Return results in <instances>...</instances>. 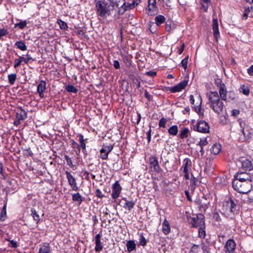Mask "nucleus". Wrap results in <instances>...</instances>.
<instances>
[{"label":"nucleus","mask_w":253,"mask_h":253,"mask_svg":"<svg viewBox=\"0 0 253 253\" xmlns=\"http://www.w3.org/2000/svg\"><path fill=\"white\" fill-rule=\"evenodd\" d=\"M202 248L204 253H210L209 248L207 246L203 245Z\"/></svg>","instance_id":"51"},{"label":"nucleus","mask_w":253,"mask_h":253,"mask_svg":"<svg viewBox=\"0 0 253 253\" xmlns=\"http://www.w3.org/2000/svg\"><path fill=\"white\" fill-rule=\"evenodd\" d=\"M58 23L59 25L60 28L62 29L66 30L68 28L67 23L61 20H59L58 21Z\"/></svg>","instance_id":"39"},{"label":"nucleus","mask_w":253,"mask_h":253,"mask_svg":"<svg viewBox=\"0 0 253 253\" xmlns=\"http://www.w3.org/2000/svg\"><path fill=\"white\" fill-rule=\"evenodd\" d=\"M124 7H125L123 6ZM135 6L133 4V3H126L125 2V8H126V10L128 9H131L133 8H134Z\"/></svg>","instance_id":"46"},{"label":"nucleus","mask_w":253,"mask_h":253,"mask_svg":"<svg viewBox=\"0 0 253 253\" xmlns=\"http://www.w3.org/2000/svg\"><path fill=\"white\" fill-rule=\"evenodd\" d=\"M72 199L74 201L78 202L80 203L83 201L82 197L79 193L73 194Z\"/></svg>","instance_id":"32"},{"label":"nucleus","mask_w":253,"mask_h":253,"mask_svg":"<svg viewBox=\"0 0 253 253\" xmlns=\"http://www.w3.org/2000/svg\"><path fill=\"white\" fill-rule=\"evenodd\" d=\"M246 202L251 203L253 202V197L249 196L244 200Z\"/></svg>","instance_id":"53"},{"label":"nucleus","mask_w":253,"mask_h":253,"mask_svg":"<svg viewBox=\"0 0 253 253\" xmlns=\"http://www.w3.org/2000/svg\"><path fill=\"white\" fill-rule=\"evenodd\" d=\"M27 57L24 58L23 57H21V59H22V60L25 62L26 64L28 63L30 60L32 59V57L28 54H27Z\"/></svg>","instance_id":"48"},{"label":"nucleus","mask_w":253,"mask_h":253,"mask_svg":"<svg viewBox=\"0 0 253 253\" xmlns=\"http://www.w3.org/2000/svg\"><path fill=\"white\" fill-rule=\"evenodd\" d=\"M242 132L244 136L247 139H250L253 137V129L249 126H246L243 128Z\"/></svg>","instance_id":"16"},{"label":"nucleus","mask_w":253,"mask_h":253,"mask_svg":"<svg viewBox=\"0 0 253 253\" xmlns=\"http://www.w3.org/2000/svg\"><path fill=\"white\" fill-rule=\"evenodd\" d=\"M224 206L229 207V211L230 212H234L237 211L236 205L234 203L232 200L227 201Z\"/></svg>","instance_id":"21"},{"label":"nucleus","mask_w":253,"mask_h":253,"mask_svg":"<svg viewBox=\"0 0 253 253\" xmlns=\"http://www.w3.org/2000/svg\"><path fill=\"white\" fill-rule=\"evenodd\" d=\"M199 144L201 147H203V146L207 145L208 144L207 138H203L201 139Z\"/></svg>","instance_id":"44"},{"label":"nucleus","mask_w":253,"mask_h":253,"mask_svg":"<svg viewBox=\"0 0 253 253\" xmlns=\"http://www.w3.org/2000/svg\"><path fill=\"white\" fill-rule=\"evenodd\" d=\"M155 20L156 25L159 26L165 22L166 18L163 15H159L155 18Z\"/></svg>","instance_id":"29"},{"label":"nucleus","mask_w":253,"mask_h":253,"mask_svg":"<svg viewBox=\"0 0 253 253\" xmlns=\"http://www.w3.org/2000/svg\"><path fill=\"white\" fill-rule=\"evenodd\" d=\"M126 246L127 251L129 252L134 250L136 248V244L134 241L132 240H129L127 241Z\"/></svg>","instance_id":"28"},{"label":"nucleus","mask_w":253,"mask_h":253,"mask_svg":"<svg viewBox=\"0 0 253 253\" xmlns=\"http://www.w3.org/2000/svg\"><path fill=\"white\" fill-rule=\"evenodd\" d=\"M78 137H79V140L80 143L84 141V136L82 134H79Z\"/></svg>","instance_id":"63"},{"label":"nucleus","mask_w":253,"mask_h":253,"mask_svg":"<svg viewBox=\"0 0 253 253\" xmlns=\"http://www.w3.org/2000/svg\"><path fill=\"white\" fill-rule=\"evenodd\" d=\"M27 117V113L22 109H21L16 113V118L19 121L25 119Z\"/></svg>","instance_id":"27"},{"label":"nucleus","mask_w":253,"mask_h":253,"mask_svg":"<svg viewBox=\"0 0 253 253\" xmlns=\"http://www.w3.org/2000/svg\"><path fill=\"white\" fill-rule=\"evenodd\" d=\"M189 129L188 128H183L180 132V137L181 138H184L188 136Z\"/></svg>","instance_id":"34"},{"label":"nucleus","mask_w":253,"mask_h":253,"mask_svg":"<svg viewBox=\"0 0 253 253\" xmlns=\"http://www.w3.org/2000/svg\"><path fill=\"white\" fill-rule=\"evenodd\" d=\"M234 180H238L239 181H250L252 183L251 176L247 172H238L234 176Z\"/></svg>","instance_id":"7"},{"label":"nucleus","mask_w":253,"mask_h":253,"mask_svg":"<svg viewBox=\"0 0 253 253\" xmlns=\"http://www.w3.org/2000/svg\"><path fill=\"white\" fill-rule=\"evenodd\" d=\"M236 246V243L233 239H230L228 240L225 246L226 252L229 253H232L235 250Z\"/></svg>","instance_id":"11"},{"label":"nucleus","mask_w":253,"mask_h":253,"mask_svg":"<svg viewBox=\"0 0 253 253\" xmlns=\"http://www.w3.org/2000/svg\"><path fill=\"white\" fill-rule=\"evenodd\" d=\"M67 178L68 179V182L71 185L72 189L73 190H77L78 187L77 185L76 181L75 178L68 171H66Z\"/></svg>","instance_id":"13"},{"label":"nucleus","mask_w":253,"mask_h":253,"mask_svg":"<svg viewBox=\"0 0 253 253\" xmlns=\"http://www.w3.org/2000/svg\"><path fill=\"white\" fill-rule=\"evenodd\" d=\"M191 163L190 160L188 159H185L184 160V164L181 168L183 172H189V169L191 167Z\"/></svg>","instance_id":"25"},{"label":"nucleus","mask_w":253,"mask_h":253,"mask_svg":"<svg viewBox=\"0 0 253 253\" xmlns=\"http://www.w3.org/2000/svg\"><path fill=\"white\" fill-rule=\"evenodd\" d=\"M22 61V59H21V57H20L18 59H16L14 61V67L15 68H16L19 66L20 65Z\"/></svg>","instance_id":"43"},{"label":"nucleus","mask_w":253,"mask_h":253,"mask_svg":"<svg viewBox=\"0 0 253 253\" xmlns=\"http://www.w3.org/2000/svg\"><path fill=\"white\" fill-rule=\"evenodd\" d=\"M197 99L198 100V101L197 103V107H198L201 106L202 104V99L200 95H197Z\"/></svg>","instance_id":"59"},{"label":"nucleus","mask_w":253,"mask_h":253,"mask_svg":"<svg viewBox=\"0 0 253 253\" xmlns=\"http://www.w3.org/2000/svg\"><path fill=\"white\" fill-rule=\"evenodd\" d=\"M190 223L193 227H201L205 226V216L202 214H199L191 218Z\"/></svg>","instance_id":"4"},{"label":"nucleus","mask_w":253,"mask_h":253,"mask_svg":"<svg viewBox=\"0 0 253 253\" xmlns=\"http://www.w3.org/2000/svg\"><path fill=\"white\" fill-rule=\"evenodd\" d=\"M205 226L199 227V236L200 237L204 238L206 236V231L205 230Z\"/></svg>","instance_id":"37"},{"label":"nucleus","mask_w":253,"mask_h":253,"mask_svg":"<svg viewBox=\"0 0 253 253\" xmlns=\"http://www.w3.org/2000/svg\"><path fill=\"white\" fill-rule=\"evenodd\" d=\"M221 149V146L219 144H214L211 149V152L214 155L218 154Z\"/></svg>","instance_id":"26"},{"label":"nucleus","mask_w":253,"mask_h":253,"mask_svg":"<svg viewBox=\"0 0 253 253\" xmlns=\"http://www.w3.org/2000/svg\"><path fill=\"white\" fill-rule=\"evenodd\" d=\"M113 66L116 69H119L120 68V63L118 60H114Z\"/></svg>","instance_id":"57"},{"label":"nucleus","mask_w":253,"mask_h":253,"mask_svg":"<svg viewBox=\"0 0 253 253\" xmlns=\"http://www.w3.org/2000/svg\"><path fill=\"white\" fill-rule=\"evenodd\" d=\"M156 74H157V73L156 72L152 71L147 72L145 73L146 75H147L149 76H150L151 77H155L156 75Z\"/></svg>","instance_id":"50"},{"label":"nucleus","mask_w":253,"mask_h":253,"mask_svg":"<svg viewBox=\"0 0 253 253\" xmlns=\"http://www.w3.org/2000/svg\"><path fill=\"white\" fill-rule=\"evenodd\" d=\"M232 186L234 189L239 193L247 194L250 192L251 189L252 183L250 181L233 180Z\"/></svg>","instance_id":"3"},{"label":"nucleus","mask_w":253,"mask_h":253,"mask_svg":"<svg viewBox=\"0 0 253 253\" xmlns=\"http://www.w3.org/2000/svg\"><path fill=\"white\" fill-rule=\"evenodd\" d=\"M10 244V246L12 248H16L17 247V244L16 241H14V240H8Z\"/></svg>","instance_id":"52"},{"label":"nucleus","mask_w":253,"mask_h":253,"mask_svg":"<svg viewBox=\"0 0 253 253\" xmlns=\"http://www.w3.org/2000/svg\"><path fill=\"white\" fill-rule=\"evenodd\" d=\"M8 81L11 84H13L16 79V75L15 74H10L8 76Z\"/></svg>","instance_id":"35"},{"label":"nucleus","mask_w":253,"mask_h":253,"mask_svg":"<svg viewBox=\"0 0 253 253\" xmlns=\"http://www.w3.org/2000/svg\"><path fill=\"white\" fill-rule=\"evenodd\" d=\"M66 89L70 92L77 93L78 89L73 85H68L66 87Z\"/></svg>","instance_id":"36"},{"label":"nucleus","mask_w":253,"mask_h":253,"mask_svg":"<svg viewBox=\"0 0 253 253\" xmlns=\"http://www.w3.org/2000/svg\"><path fill=\"white\" fill-rule=\"evenodd\" d=\"M184 47H185V44L184 43H183L182 44L181 48L178 49V53L179 54H181L182 53V52L183 51V50L184 49Z\"/></svg>","instance_id":"62"},{"label":"nucleus","mask_w":253,"mask_h":253,"mask_svg":"<svg viewBox=\"0 0 253 253\" xmlns=\"http://www.w3.org/2000/svg\"><path fill=\"white\" fill-rule=\"evenodd\" d=\"M151 128L149 129V131L147 132V140H148V141L149 142L151 140Z\"/></svg>","instance_id":"61"},{"label":"nucleus","mask_w":253,"mask_h":253,"mask_svg":"<svg viewBox=\"0 0 253 253\" xmlns=\"http://www.w3.org/2000/svg\"><path fill=\"white\" fill-rule=\"evenodd\" d=\"M96 195L99 198H102L103 197L102 192L99 189L96 190Z\"/></svg>","instance_id":"56"},{"label":"nucleus","mask_w":253,"mask_h":253,"mask_svg":"<svg viewBox=\"0 0 253 253\" xmlns=\"http://www.w3.org/2000/svg\"><path fill=\"white\" fill-rule=\"evenodd\" d=\"M39 253H51L50 246L48 244H43L39 249Z\"/></svg>","instance_id":"23"},{"label":"nucleus","mask_w":253,"mask_h":253,"mask_svg":"<svg viewBox=\"0 0 253 253\" xmlns=\"http://www.w3.org/2000/svg\"><path fill=\"white\" fill-rule=\"evenodd\" d=\"M94 1L97 12L100 17L105 18L106 14L111 15L113 12L111 3L107 5L105 0H94Z\"/></svg>","instance_id":"2"},{"label":"nucleus","mask_w":253,"mask_h":253,"mask_svg":"<svg viewBox=\"0 0 253 253\" xmlns=\"http://www.w3.org/2000/svg\"><path fill=\"white\" fill-rule=\"evenodd\" d=\"M27 25L26 21H21L19 23L15 24V27H18L20 29H22Z\"/></svg>","instance_id":"38"},{"label":"nucleus","mask_w":253,"mask_h":253,"mask_svg":"<svg viewBox=\"0 0 253 253\" xmlns=\"http://www.w3.org/2000/svg\"><path fill=\"white\" fill-rule=\"evenodd\" d=\"M8 34V32L6 30L2 29H0V38L3 36H4Z\"/></svg>","instance_id":"54"},{"label":"nucleus","mask_w":253,"mask_h":253,"mask_svg":"<svg viewBox=\"0 0 253 253\" xmlns=\"http://www.w3.org/2000/svg\"><path fill=\"white\" fill-rule=\"evenodd\" d=\"M31 215H32L34 220L36 221L37 223H38L40 220V218L39 214L37 213L35 209L31 210Z\"/></svg>","instance_id":"33"},{"label":"nucleus","mask_w":253,"mask_h":253,"mask_svg":"<svg viewBox=\"0 0 253 253\" xmlns=\"http://www.w3.org/2000/svg\"><path fill=\"white\" fill-rule=\"evenodd\" d=\"M248 73L250 76L253 75V65L248 69Z\"/></svg>","instance_id":"60"},{"label":"nucleus","mask_w":253,"mask_h":253,"mask_svg":"<svg viewBox=\"0 0 253 253\" xmlns=\"http://www.w3.org/2000/svg\"><path fill=\"white\" fill-rule=\"evenodd\" d=\"M65 159L66 160V161L67 162V165H68L69 166H71V167L73 166L72 160H71V158L68 156L65 155Z\"/></svg>","instance_id":"47"},{"label":"nucleus","mask_w":253,"mask_h":253,"mask_svg":"<svg viewBox=\"0 0 253 253\" xmlns=\"http://www.w3.org/2000/svg\"><path fill=\"white\" fill-rule=\"evenodd\" d=\"M168 132L170 135H176L178 132L177 126L176 125L172 126L168 129Z\"/></svg>","instance_id":"31"},{"label":"nucleus","mask_w":253,"mask_h":253,"mask_svg":"<svg viewBox=\"0 0 253 253\" xmlns=\"http://www.w3.org/2000/svg\"><path fill=\"white\" fill-rule=\"evenodd\" d=\"M216 84H217L218 88L220 87V86H221V84H224L221 81V80L219 79H217L215 81Z\"/></svg>","instance_id":"58"},{"label":"nucleus","mask_w":253,"mask_h":253,"mask_svg":"<svg viewBox=\"0 0 253 253\" xmlns=\"http://www.w3.org/2000/svg\"><path fill=\"white\" fill-rule=\"evenodd\" d=\"M46 83L42 81L38 84L37 87V91L39 93L41 97H43V92L45 89Z\"/></svg>","instance_id":"19"},{"label":"nucleus","mask_w":253,"mask_h":253,"mask_svg":"<svg viewBox=\"0 0 253 253\" xmlns=\"http://www.w3.org/2000/svg\"><path fill=\"white\" fill-rule=\"evenodd\" d=\"M101 235L100 234H97L95 237V250L96 252H100L103 248L102 243L100 241Z\"/></svg>","instance_id":"18"},{"label":"nucleus","mask_w":253,"mask_h":253,"mask_svg":"<svg viewBox=\"0 0 253 253\" xmlns=\"http://www.w3.org/2000/svg\"><path fill=\"white\" fill-rule=\"evenodd\" d=\"M189 56H186L185 58H184L181 62V66L184 68L185 70L186 69L187 67V63H188V60Z\"/></svg>","instance_id":"42"},{"label":"nucleus","mask_w":253,"mask_h":253,"mask_svg":"<svg viewBox=\"0 0 253 253\" xmlns=\"http://www.w3.org/2000/svg\"><path fill=\"white\" fill-rule=\"evenodd\" d=\"M240 113V111L237 109H233L232 111V115L233 116L236 117L238 116Z\"/></svg>","instance_id":"55"},{"label":"nucleus","mask_w":253,"mask_h":253,"mask_svg":"<svg viewBox=\"0 0 253 253\" xmlns=\"http://www.w3.org/2000/svg\"><path fill=\"white\" fill-rule=\"evenodd\" d=\"M73 144L75 145H77L79 147H81V148H82L83 151L85 150V143L84 141L80 142V144H78L77 143L75 142V141H73Z\"/></svg>","instance_id":"41"},{"label":"nucleus","mask_w":253,"mask_h":253,"mask_svg":"<svg viewBox=\"0 0 253 253\" xmlns=\"http://www.w3.org/2000/svg\"><path fill=\"white\" fill-rule=\"evenodd\" d=\"M139 244L141 246H145L146 244V241L143 235H141L139 238Z\"/></svg>","instance_id":"45"},{"label":"nucleus","mask_w":253,"mask_h":253,"mask_svg":"<svg viewBox=\"0 0 253 253\" xmlns=\"http://www.w3.org/2000/svg\"><path fill=\"white\" fill-rule=\"evenodd\" d=\"M148 11L147 13L149 15H152L154 14L156 11V0H148Z\"/></svg>","instance_id":"14"},{"label":"nucleus","mask_w":253,"mask_h":253,"mask_svg":"<svg viewBox=\"0 0 253 253\" xmlns=\"http://www.w3.org/2000/svg\"><path fill=\"white\" fill-rule=\"evenodd\" d=\"M162 231L165 235L169 234L170 232V227L168 221L165 219L163 223Z\"/></svg>","instance_id":"22"},{"label":"nucleus","mask_w":253,"mask_h":253,"mask_svg":"<svg viewBox=\"0 0 253 253\" xmlns=\"http://www.w3.org/2000/svg\"><path fill=\"white\" fill-rule=\"evenodd\" d=\"M242 89V92L245 95H248L250 93V90L249 88L248 87H245V86H243Z\"/></svg>","instance_id":"49"},{"label":"nucleus","mask_w":253,"mask_h":253,"mask_svg":"<svg viewBox=\"0 0 253 253\" xmlns=\"http://www.w3.org/2000/svg\"><path fill=\"white\" fill-rule=\"evenodd\" d=\"M113 146L112 145L103 146L100 150V157L102 160H106L109 153L112 151Z\"/></svg>","instance_id":"9"},{"label":"nucleus","mask_w":253,"mask_h":253,"mask_svg":"<svg viewBox=\"0 0 253 253\" xmlns=\"http://www.w3.org/2000/svg\"><path fill=\"white\" fill-rule=\"evenodd\" d=\"M167 122V120L164 118H162L159 123V126L160 127L165 128L166 127V124Z\"/></svg>","instance_id":"40"},{"label":"nucleus","mask_w":253,"mask_h":253,"mask_svg":"<svg viewBox=\"0 0 253 253\" xmlns=\"http://www.w3.org/2000/svg\"><path fill=\"white\" fill-rule=\"evenodd\" d=\"M208 96V103L215 113L221 114L225 110L223 102L221 100L217 92H211Z\"/></svg>","instance_id":"1"},{"label":"nucleus","mask_w":253,"mask_h":253,"mask_svg":"<svg viewBox=\"0 0 253 253\" xmlns=\"http://www.w3.org/2000/svg\"><path fill=\"white\" fill-rule=\"evenodd\" d=\"M121 187L118 181H116L113 186L112 197L114 199L117 198L121 193Z\"/></svg>","instance_id":"12"},{"label":"nucleus","mask_w":253,"mask_h":253,"mask_svg":"<svg viewBox=\"0 0 253 253\" xmlns=\"http://www.w3.org/2000/svg\"><path fill=\"white\" fill-rule=\"evenodd\" d=\"M125 201V203L124 204V205L123 206V207L126 209H127L129 211L131 210L134 207L135 202L133 201H127L126 200V198H123V199Z\"/></svg>","instance_id":"24"},{"label":"nucleus","mask_w":253,"mask_h":253,"mask_svg":"<svg viewBox=\"0 0 253 253\" xmlns=\"http://www.w3.org/2000/svg\"><path fill=\"white\" fill-rule=\"evenodd\" d=\"M149 162L150 168L152 171L159 172L160 171L161 168L156 157H151L149 159Z\"/></svg>","instance_id":"6"},{"label":"nucleus","mask_w":253,"mask_h":253,"mask_svg":"<svg viewBox=\"0 0 253 253\" xmlns=\"http://www.w3.org/2000/svg\"><path fill=\"white\" fill-rule=\"evenodd\" d=\"M210 127L208 124L204 121L199 122L196 125V130L203 132L206 133L209 132Z\"/></svg>","instance_id":"8"},{"label":"nucleus","mask_w":253,"mask_h":253,"mask_svg":"<svg viewBox=\"0 0 253 253\" xmlns=\"http://www.w3.org/2000/svg\"><path fill=\"white\" fill-rule=\"evenodd\" d=\"M15 45L22 51H25L27 49V46L25 43L22 41H18L15 43Z\"/></svg>","instance_id":"30"},{"label":"nucleus","mask_w":253,"mask_h":253,"mask_svg":"<svg viewBox=\"0 0 253 253\" xmlns=\"http://www.w3.org/2000/svg\"><path fill=\"white\" fill-rule=\"evenodd\" d=\"M212 30L215 38L217 40L219 37V32L218 30V25L217 19H213L212 20Z\"/></svg>","instance_id":"17"},{"label":"nucleus","mask_w":253,"mask_h":253,"mask_svg":"<svg viewBox=\"0 0 253 253\" xmlns=\"http://www.w3.org/2000/svg\"><path fill=\"white\" fill-rule=\"evenodd\" d=\"M188 84V81L184 80L182 82L179 83L177 85L172 87L170 88V91L172 92H176L180 91L182 89H184Z\"/></svg>","instance_id":"10"},{"label":"nucleus","mask_w":253,"mask_h":253,"mask_svg":"<svg viewBox=\"0 0 253 253\" xmlns=\"http://www.w3.org/2000/svg\"><path fill=\"white\" fill-rule=\"evenodd\" d=\"M240 162L242 164V167L246 169L251 170L253 168V165L251 161L249 160L242 158L240 159Z\"/></svg>","instance_id":"15"},{"label":"nucleus","mask_w":253,"mask_h":253,"mask_svg":"<svg viewBox=\"0 0 253 253\" xmlns=\"http://www.w3.org/2000/svg\"><path fill=\"white\" fill-rule=\"evenodd\" d=\"M219 88V93L222 100L226 101L227 99V90L225 84H221Z\"/></svg>","instance_id":"20"},{"label":"nucleus","mask_w":253,"mask_h":253,"mask_svg":"<svg viewBox=\"0 0 253 253\" xmlns=\"http://www.w3.org/2000/svg\"><path fill=\"white\" fill-rule=\"evenodd\" d=\"M111 4L113 11L115 10L116 12L115 7L119 8L118 12L120 14H123L126 10L125 6H125V0H114Z\"/></svg>","instance_id":"5"},{"label":"nucleus","mask_w":253,"mask_h":253,"mask_svg":"<svg viewBox=\"0 0 253 253\" xmlns=\"http://www.w3.org/2000/svg\"><path fill=\"white\" fill-rule=\"evenodd\" d=\"M141 0H133L132 3L135 6L137 5L140 2Z\"/></svg>","instance_id":"64"}]
</instances>
